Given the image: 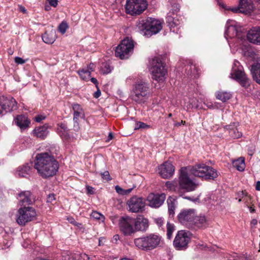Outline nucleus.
Returning <instances> with one entry per match:
<instances>
[{
	"mask_svg": "<svg viewBox=\"0 0 260 260\" xmlns=\"http://www.w3.org/2000/svg\"><path fill=\"white\" fill-rule=\"evenodd\" d=\"M94 64L93 63H90L88 67H87V69H85V70H89V71H92L94 68Z\"/></svg>",
	"mask_w": 260,
	"mask_h": 260,
	"instance_id": "nucleus-57",
	"label": "nucleus"
},
{
	"mask_svg": "<svg viewBox=\"0 0 260 260\" xmlns=\"http://www.w3.org/2000/svg\"><path fill=\"white\" fill-rule=\"evenodd\" d=\"M34 167L42 178H47L56 174L58 164L48 153H41L36 156Z\"/></svg>",
	"mask_w": 260,
	"mask_h": 260,
	"instance_id": "nucleus-1",
	"label": "nucleus"
},
{
	"mask_svg": "<svg viewBox=\"0 0 260 260\" xmlns=\"http://www.w3.org/2000/svg\"><path fill=\"white\" fill-rule=\"evenodd\" d=\"M207 225L206 219L204 216H194L191 229L204 228Z\"/></svg>",
	"mask_w": 260,
	"mask_h": 260,
	"instance_id": "nucleus-26",
	"label": "nucleus"
},
{
	"mask_svg": "<svg viewBox=\"0 0 260 260\" xmlns=\"http://www.w3.org/2000/svg\"><path fill=\"white\" fill-rule=\"evenodd\" d=\"M147 7L146 0H131V15H140Z\"/></svg>",
	"mask_w": 260,
	"mask_h": 260,
	"instance_id": "nucleus-15",
	"label": "nucleus"
},
{
	"mask_svg": "<svg viewBox=\"0 0 260 260\" xmlns=\"http://www.w3.org/2000/svg\"><path fill=\"white\" fill-rule=\"evenodd\" d=\"M230 77L237 81L245 88H248L250 85V79L248 78L241 67L237 68L233 67Z\"/></svg>",
	"mask_w": 260,
	"mask_h": 260,
	"instance_id": "nucleus-10",
	"label": "nucleus"
},
{
	"mask_svg": "<svg viewBox=\"0 0 260 260\" xmlns=\"http://www.w3.org/2000/svg\"><path fill=\"white\" fill-rule=\"evenodd\" d=\"M165 186L167 188L171 190L176 191L178 189L176 182L167 181L166 183Z\"/></svg>",
	"mask_w": 260,
	"mask_h": 260,
	"instance_id": "nucleus-41",
	"label": "nucleus"
},
{
	"mask_svg": "<svg viewBox=\"0 0 260 260\" xmlns=\"http://www.w3.org/2000/svg\"><path fill=\"white\" fill-rule=\"evenodd\" d=\"M149 69L153 80L159 83H162L165 81L167 70L165 64L162 62L160 58L156 57L152 58L149 62Z\"/></svg>",
	"mask_w": 260,
	"mask_h": 260,
	"instance_id": "nucleus-4",
	"label": "nucleus"
},
{
	"mask_svg": "<svg viewBox=\"0 0 260 260\" xmlns=\"http://www.w3.org/2000/svg\"><path fill=\"white\" fill-rule=\"evenodd\" d=\"M135 122V127H134V130H138L140 128L142 129H145V128H150V126L146 124V123L142 122H136L134 121Z\"/></svg>",
	"mask_w": 260,
	"mask_h": 260,
	"instance_id": "nucleus-39",
	"label": "nucleus"
},
{
	"mask_svg": "<svg viewBox=\"0 0 260 260\" xmlns=\"http://www.w3.org/2000/svg\"><path fill=\"white\" fill-rule=\"evenodd\" d=\"M174 167L169 162L166 161L158 168V173L160 176L165 179L170 178L174 174Z\"/></svg>",
	"mask_w": 260,
	"mask_h": 260,
	"instance_id": "nucleus-14",
	"label": "nucleus"
},
{
	"mask_svg": "<svg viewBox=\"0 0 260 260\" xmlns=\"http://www.w3.org/2000/svg\"><path fill=\"white\" fill-rule=\"evenodd\" d=\"M175 230L176 229L174 224L168 222L167 224V236L168 239H172L173 233Z\"/></svg>",
	"mask_w": 260,
	"mask_h": 260,
	"instance_id": "nucleus-36",
	"label": "nucleus"
},
{
	"mask_svg": "<svg viewBox=\"0 0 260 260\" xmlns=\"http://www.w3.org/2000/svg\"><path fill=\"white\" fill-rule=\"evenodd\" d=\"M237 30L236 27L233 25L229 26L225 31V37H229L230 38H233L237 35Z\"/></svg>",
	"mask_w": 260,
	"mask_h": 260,
	"instance_id": "nucleus-33",
	"label": "nucleus"
},
{
	"mask_svg": "<svg viewBox=\"0 0 260 260\" xmlns=\"http://www.w3.org/2000/svg\"><path fill=\"white\" fill-rule=\"evenodd\" d=\"M56 34L54 30L46 31L42 35L43 41L47 44H52L55 40Z\"/></svg>",
	"mask_w": 260,
	"mask_h": 260,
	"instance_id": "nucleus-29",
	"label": "nucleus"
},
{
	"mask_svg": "<svg viewBox=\"0 0 260 260\" xmlns=\"http://www.w3.org/2000/svg\"><path fill=\"white\" fill-rule=\"evenodd\" d=\"M68 28V23L66 21H62L58 26V29L60 32L64 34Z\"/></svg>",
	"mask_w": 260,
	"mask_h": 260,
	"instance_id": "nucleus-40",
	"label": "nucleus"
},
{
	"mask_svg": "<svg viewBox=\"0 0 260 260\" xmlns=\"http://www.w3.org/2000/svg\"><path fill=\"white\" fill-rule=\"evenodd\" d=\"M185 121L181 120V121L180 122H175L174 123V126L178 127V126H180L182 124H185Z\"/></svg>",
	"mask_w": 260,
	"mask_h": 260,
	"instance_id": "nucleus-56",
	"label": "nucleus"
},
{
	"mask_svg": "<svg viewBox=\"0 0 260 260\" xmlns=\"http://www.w3.org/2000/svg\"><path fill=\"white\" fill-rule=\"evenodd\" d=\"M255 189L256 190H260V181H258L256 183Z\"/></svg>",
	"mask_w": 260,
	"mask_h": 260,
	"instance_id": "nucleus-63",
	"label": "nucleus"
},
{
	"mask_svg": "<svg viewBox=\"0 0 260 260\" xmlns=\"http://www.w3.org/2000/svg\"><path fill=\"white\" fill-rule=\"evenodd\" d=\"M48 128V126L47 125H44L42 126L38 127L34 130V134L37 137L43 139L49 133Z\"/></svg>",
	"mask_w": 260,
	"mask_h": 260,
	"instance_id": "nucleus-27",
	"label": "nucleus"
},
{
	"mask_svg": "<svg viewBox=\"0 0 260 260\" xmlns=\"http://www.w3.org/2000/svg\"><path fill=\"white\" fill-rule=\"evenodd\" d=\"M81 257H82L84 259H86L87 260H88L89 259L88 256L85 253L82 254Z\"/></svg>",
	"mask_w": 260,
	"mask_h": 260,
	"instance_id": "nucleus-64",
	"label": "nucleus"
},
{
	"mask_svg": "<svg viewBox=\"0 0 260 260\" xmlns=\"http://www.w3.org/2000/svg\"><path fill=\"white\" fill-rule=\"evenodd\" d=\"M4 100V96H0V115H3L4 113H3V109L2 107V105L3 103V101Z\"/></svg>",
	"mask_w": 260,
	"mask_h": 260,
	"instance_id": "nucleus-53",
	"label": "nucleus"
},
{
	"mask_svg": "<svg viewBox=\"0 0 260 260\" xmlns=\"http://www.w3.org/2000/svg\"><path fill=\"white\" fill-rule=\"evenodd\" d=\"M78 74L80 78L86 81L89 80L90 77V71L89 70H85L83 69L82 70L78 71Z\"/></svg>",
	"mask_w": 260,
	"mask_h": 260,
	"instance_id": "nucleus-35",
	"label": "nucleus"
},
{
	"mask_svg": "<svg viewBox=\"0 0 260 260\" xmlns=\"http://www.w3.org/2000/svg\"><path fill=\"white\" fill-rule=\"evenodd\" d=\"M191 233L186 230H180L177 233L173 241V246L178 250H185L190 242Z\"/></svg>",
	"mask_w": 260,
	"mask_h": 260,
	"instance_id": "nucleus-8",
	"label": "nucleus"
},
{
	"mask_svg": "<svg viewBox=\"0 0 260 260\" xmlns=\"http://www.w3.org/2000/svg\"><path fill=\"white\" fill-rule=\"evenodd\" d=\"M101 94V91L100 89H98L96 92H94L93 96L95 98H98L99 96H100Z\"/></svg>",
	"mask_w": 260,
	"mask_h": 260,
	"instance_id": "nucleus-58",
	"label": "nucleus"
},
{
	"mask_svg": "<svg viewBox=\"0 0 260 260\" xmlns=\"http://www.w3.org/2000/svg\"><path fill=\"white\" fill-rule=\"evenodd\" d=\"M14 60L15 63L18 64H22L26 62V60H24L20 57H16L14 59Z\"/></svg>",
	"mask_w": 260,
	"mask_h": 260,
	"instance_id": "nucleus-46",
	"label": "nucleus"
},
{
	"mask_svg": "<svg viewBox=\"0 0 260 260\" xmlns=\"http://www.w3.org/2000/svg\"><path fill=\"white\" fill-rule=\"evenodd\" d=\"M49 4L54 7H56L58 4V0H48Z\"/></svg>",
	"mask_w": 260,
	"mask_h": 260,
	"instance_id": "nucleus-51",
	"label": "nucleus"
},
{
	"mask_svg": "<svg viewBox=\"0 0 260 260\" xmlns=\"http://www.w3.org/2000/svg\"><path fill=\"white\" fill-rule=\"evenodd\" d=\"M130 0H126V5L125 6V11L127 14H130V8H129V3Z\"/></svg>",
	"mask_w": 260,
	"mask_h": 260,
	"instance_id": "nucleus-52",
	"label": "nucleus"
},
{
	"mask_svg": "<svg viewBox=\"0 0 260 260\" xmlns=\"http://www.w3.org/2000/svg\"><path fill=\"white\" fill-rule=\"evenodd\" d=\"M2 107L3 113L5 114L7 112L16 110L17 108V102L13 98L8 99L4 96V100L3 101Z\"/></svg>",
	"mask_w": 260,
	"mask_h": 260,
	"instance_id": "nucleus-19",
	"label": "nucleus"
},
{
	"mask_svg": "<svg viewBox=\"0 0 260 260\" xmlns=\"http://www.w3.org/2000/svg\"><path fill=\"white\" fill-rule=\"evenodd\" d=\"M30 167L28 165H23L17 168L16 175L20 177L27 178L29 176Z\"/></svg>",
	"mask_w": 260,
	"mask_h": 260,
	"instance_id": "nucleus-28",
	"label": "nucleus"
},
{
	"mask_svg": "<svg viewBox=\"0 0 260 260\" xmlns=\"http://www.w3.org/2000/svg\"><path fill=\"white\" fill-rule=\"evenodd\" d=\"M189 169L191 174L205 180H214L218 176V173L214 168L204 164L189 166Z\"/></svg>",
	"mask_w": 260,
	"mask_h": 260,
	"instance_id": "nucleus-5",
	"label": "nucleus"
},
{
	"mask_svg": "<svg viewBox=\"0 0 260 260\" xmlns=\"http://www.w3.org/2000/svg\"><path fill=\"white\" fill-rule=\"evenodd\" d=\"M165 199V193L154 194L151 193L147 198L149 206L153 208L159 207L164 203Z\"/></svg>",
	"mask_w": 260,
	"mask_h": 260,
	"instance_id": "nucleus-13",
	"label": "nucleus"
},
{
	"mask_svg": "<svg viewBox=\"0 0 260 260\" xmlns=\"http://www.w3.org/2000/svg\"><path fill=\"white\" fill-rule=\"evenodd\" d=\"M251 73L254 81L260 84V63L252 65L251 69Z\"/></svg>",
	"mask_w": 260,
	"mask_h": 260,
	"instance_id": "nucleus-30",
	"label": "nucleus"
},
{
	"mask_svg": "<svg viewBox=\"0 0 260 260\" xmlns=\"http://www.w3.org/2000/svg\"><path fill=\"white\" fill-rule=\"evenodd\" d=\"M196 215L195 210L193 209H183L178 215L179 222L186 227H192V221Z\"/></svg>",
	"mask_w": 260,
	"mask_h": 260,
	"instance_id": "nucleus-11",
	"label": "nucleus"
},
{
	"mask_svg": "<svg viewBox=\"0 0 260 260\" xmlns=\"http://www.w3.org/2000/svg\"><path fill=\"white\" fill-rule=\"evenodd\" d=\"M188 172H189V166L182 168L180 169L179 185L180 189L187 191H191L195 190L197 184L189 177Z\"/></svg>",
	"mask_w": 260,
	"mask_h": 260,
	"instance_id": "nucleus-7",
	"label": "nucleus"
},
{
	"mask_svg": "<svg viewBox=\"0 0 260 260\" xmlns=\"http://www.w3.org/2000/svg\"><path fill=\"white\" fill-rule=\"evenodd\" d=\"M167 23H168L171 31L176 33L178 32V31L180 29V25L181 24V21L177 16L175 17L168 16L167 18Z\"/></svg>",
	"mask_w": 260,
	"mask_h": 260,
	"instance_id": "nucleus-22",
	"label": "nucleus"
},
{
	"mask_svg": "<svg viewBox=\"0 0 260 260\" xmlns=\"http://www.w3.org/2000/svg\"><path fill=\"white\" fill-rule=\"evenodd\" d=\"M105 242V238L104 237H101L99 239V246H101L104 245V242Z\"/></svg>",
	"mask_w": 260,
	"mask_h": 260,
	"instance_id": "nucleus-55",
	"label": "nucleus"
},
{
	"mask_svg": "<svg viewBox=\"0 0 260 260\" xmlns=\"http://www.w3.org/2000/svg\"><path fill=\"white\" fill-rule=\"evenodd\" d=\"M133 100L138 103H144L151 95L150 84L144 80L137 81L133 87Z\"/></svg>",
	"mask_w": 260,
	"mask_h": 260,
	"instance_id": "nucleus-6",
	"label": "nucleus"
},
{
	"mask_svg": "<svg viewBox=\"0 0 260 260\" xmlns=\"http://www.w3.org/2000/svg\"><path fill=\"white\" fill-rule=\"evenodd\" d=\"M90 80H91V81L93 83H94V84L96 85V86L97 87V85H98V80H96V79H95V78H91L90 79Z\"/></svg>",
	"mask_w": 260,
	"mask_h": 260,
	"instance_id": "nucleus-61",
	"label": "nucleus"
},
{
	"mask_svg": "<svg viewBox=\"0 0 260 260\" xmlns=\"http://www.w3.org/2000/svg\"><path fill=\"white\" fill-rule=\"evenodd\" d=\"M91 216L92 218L98 220H103L104 218L102 214L96 211L92 212L91 214Z\"/></svg>",
	"mask_w": 260,
	"mask_h": 260,
	"instance_id": "nucleus-42",
	"label": "nucleus"
},
{
	"mask_svg": "<svg viewBox=\"0 0 260 260\" xmlns=\"http://www.w3.org/2000/svg\"><path fill=\"white\" fill-rule=\"evenodd\" d=\"M148 226V221L147 219L140 215L136 219L134 226L131 225V233L135 231H145Z\"/></svg>",
	"mask_w": 260,
	"mask_h": 260,
	"instance_id": "nucleus-18",
	"label": "nucleus"
},
{
	"mask_svg": "<svg viewBox=\"0 0 260 260\" xmlns=\"http://www.w3.org/2000/svg\"><path fill=\"white\" fill-rule=\"evenodd\" d=\"M240 13L244 14L250 13L253 10V5L251 0H240Z\"/></svg>",
	"mask_w": 260,
	"mask_h": 260,
	"instance_id": "nucleus-23",
	"label": "nucleus"
},
{
	"mask_svg": "<svg viewBox=\"0 0 260 260\" xmlns=\"http://www.w3.org/2000/svg\"><path fill=\"white\" fill-rule=\"evenodd\" d=\"M113 67L111 66L109 62H105L101 66V72L103 74H108L111 72Z\"/></svg>",
	"mask_w": 260,
	"mask_h": 260,
	"instance_id": "nucleus-34",
	"label": "nucleus"
},
{
	"mask_svg": "<svg viewBox=\"0 0 260 260\" xmlns=\"http://www.w3.org/2000/svg\"><path fill=\"white\" fill-rule=\"evenodd\" d=\"M83 115V113L82 112H77L74 113V118L73 120L75 123L78 124L79 118L82 117Z\"/></svg>",
	"mask_w": 260,
	"mask_h": 260,
	"instance_id": "nucleus-43",
	"label": "nucleus"
},
{
	"mask_svg": "<svg viewBox=\"0 0 260 260\" xmlns=\"http://www.w3.org/2000/svg\"><path fill=\"white\" fill-rule=\"evenodd\" d=\"M18 199L19 205L23 207L31 205L35 201L34 195L29 191H24L19 193Z\"/></svg>",
	"mask_w": 260,
	"mask_h": 260,
	"instance_id": "nucleus-16",
	"label": "nucleus"
},
{
	"mask_svg": "<svg viewBox=\"0 0 260 260\" xmlns=\"http://www.w3.org/2000/svg\"><path fill=\"white\" fill-rule=\"evenodd\" d=\"M55 199V198L54 194H49L47 197V202L48 203H52V202L54 201Z\"/></svg>",
	"mask_w": 260,
	"mask_h": 260,
	"instance_id": "nucleus-48",
	"label": "nucleus"
},
{
	"mask_svg": "<svg viewBox=\"0 0 260 260\" xmlns=\"http://www.w3.org/2000/svg\"><path fill=\"white\" fill-rule=\"evenodd\" d=\"M230 10L232 11H233V12H234V13L240 12V7H239V6L238 7H237V8H231V9H230Z\"/></svg>",
	"mask_w": 260,
	"mask_h": 260,
	"instance_id": "nucleus-60",
	"label": "nucleus"
},
{
	"mask_svg": "<svg viewBox=\"0 0 260 260\" xmlns=\"http://www.w3.org/2000/svg\"><path fill=\"white\" fill-rule=\"evenodd\" d=\"M184 198L186 199L189 200H190V201H193V202H196V201L199 200V198H196L193 199V198H191L190 197H184Z\"/></svg>",
	"mask_w": 260,
	"mask_h": 260,
	"instance_id": "nucleus-59",
	"label": "nucleus"
},
{
	"mask_svg": "<svg viewBox=\"0 0 260 260\" xmlns=\"http://www.w3.org/2000/svg\"><path fill=\"white\" fill-rule=\"evenodd\" d=\"M130 52V40L128 37L122 40L115 49V55L121 59H127Z\"/></svg>",
	"mask_w": 260,
	"mask_h": 260,
	"instance_id": "nucleus-12",
	"label": "nucleus"
},
{
	"mask_svg": "<svg viewBox=\"0 0 260 260\" xmlns=\"http://www.w3.org/2000/svg\"><path fill=\"white\" fill-rule=\"evenodd\" d=\"M119 227L121 232L125 236L130 235V218L128 216H122L119 220Z\"/></svg>",
	"mask_w": 260,
	"mask_h": 260,
	"instance_id": "nucleus-21",
	"label": "nucleus"
},
{
	"mask_svg": "<svg viewBox=\"0 0 260 260\" xmlns=\"http://www.w3.org/2000/svg\"><path fill=\"white\" fill-rule=\"evenodd\" d=\"M87 192L89 194H93V188L91 186H87L86 187Z\"/></svg>",
	"mask_w": 260,
	"mask_h": 260,
	"instance_id": "nucleus-54",
	"label": "nucleus"
},
{
	"mask_svg": "<svg viewBox=\"0 0 260 260\" xmlns=\"http://www.w3.org/2000/svg\"><path fill=\"white\" fill-rule=\"evenodd\" d=\"M162 24L160 20L152 17L140 18L137 22L136 29L149 38L162 29Z\"/></svg>",
	"mask_w": 260,
	"mask_h": 260,
	"instance_id": "nucleus-2",
	"label": "nucleus"
},
{
	"mask_svg": "<svg viewBox=\"0 0 260 260\" xmlns=\"http://www.w3.org/2000/svg\"><path fill=\"white\" fill-rule=\"evenodd\" d=\"M162 243V237L156 233L149 234L134 240L135 246L145 251L153 250L160 246Z\"/></svg>",
	"mask_w": 260,
	"mask_h": 260,
	"instance_id": "nucleus-3",
	"label": "nucleus"
},
{
	"mask_svg": "<svg viewBox=\"0 0 260 260\" xmlns=\"http://www.w3.org/2000/svg\"><path fill=\"white\" fill-rule=\"evenodd\" d=\"M73 110L74 112H82V109L81 107V106L78 104H74L72 105Z\"/></svg>",
	"mask_w": 260,
	"mask_h": 260,
	"instance_id": "nucleus-44",
	"label": "nucleus"
},
{
	"mask_svg": "<svg viewBox=\"0 0 260 260\" xmlns=\"http://www.w3.org/2000/svg\"><path fill=\"white\" fill-rule=\"evenodd\" d=\"M145 205L144 198L137 196L131 198V212H142L144 210Z\"/></svg>",
	"mask_w": 260,
	"mask_h": 260,
	"instance_id": "nucleus-17",
	"label": "nucleus"
},
{
	"mask_svg": "<svg viewBox=\"0 0 260 260\" xmlns=\"http://www.w3.org/2000/svg\"><path fill=\"white\" fill-rule=\"evenodd\" d=\"M36 216V212L33 208L28 206L21 207L18 210L16 221L20 225H25L33 220Z\"/></svg>",
	"mask_w": 260,
	"mask_h": 260,
	"instance_id": "nucleus-9",
	"label": "nucleus"
},
{
	"mask_svg": "<svg viewBox=\"0 0 260 260\" xmlns=\"http://www.w3.org/2000/svg\"><path fill=\"white\" fill-rule=\"evenodd\" d=\"M14 122L21 130L28 128L30 124L27 117L23 115H18L14 119Z\"/></svg>",
	"mask_w": 260,
	"mask_h": 260,
	"instance_id": "nucleus-24",
	"label": "nucleus"
},
{
	"mask_svg": "<svg viewBox=\"0 0 260 260\" xmlns=\"http://www.w3.org/2000/svg\"><path fill=\"white\" fill-rule=\"evenodd\" d=\"M237 123H233L230 125H226L224 128L229 131L230 136L233 139H238L242 136V133L237 128Z\"/></svg>",
	"mask_w": 260,
	"mask_h": 260,
	"instance_id": "nucleus-25",
	"label": "nucleus"
},
{
	"mask_svg": "<svg viewBox=\"0 0 260 260\" xmlns=\"http://www.w3.org/2000/svg\"><path fill=\"white\" fill-rule=\"evenodd\" d=\"M233 164L234 167L239 171H244L245 167L244 159L243 157H240L234 161Z\"/></svg>",
	"mask_w": 260,
	"mask_h": 260,
	"instance_id": "nucleus-32",
	"label": "nucleus"
},
{
	"mask_svg": "<svg viewBox=\"0 0 260 260\" xmlns=\"http://www.w3.org/2000/svg\"><path fill=\"white\" fill-rule=\"evenodd\" d=\"M46 116L42 115H38L35 116V120L38 122H40L42 120L45 119Z\"/></svg>",
	"mask_w": 260,
	"mask_h": 260,
	"instance_id": "nucleus-49",
	"label": "nucleus"
},
{
	"mask_svg": "<svg viewBox=\"0 0 260 260\" xmlns=\"http://www.w3.org/2000/svg\"><path fill=\"white\" fill-rule=\"evenodd\" d=\"M247 38L250 42L260 44V27H254L249 30Z\"/></svg>",
	"mask_w": 260,
	"mask_h": 260,
	"instance_id": "nucleus-20",
	"label": "nucleus"
},
{
	"mask_svg": "<svg viewBox=\"0 0 260 260\" xmlns=\"http://www.w3.org/2000/svg\"><path fill=\"white\" fill-rule=\"evenodd\" d=\"M67 219L68 220V221L70 223L73 224V225H76L78 226H79V225H81L80 223L77 222L76 221V220H75V219L74 218H73L72 217H68Z\"/></svg>",
	"mask_w": 260,
	"mask_h": 260,
	"instance_id": "nucleus-47",
	"label": "nucleus"
},
{
	"mask_svg": "<svg viewBox=\"0 0 260 260\" xmlns=\"http://www.w3.org/2000/svg\"><path fill=\"white\" fill-rule=\"evenodd\" d=\"M113 138V134L111 132L109 133V135L108 136V139L106 141H109L110 140H112Z\"/></svg>",
	"mask_w": 260,
	"mask_h": 260,
	"instance_id": "nucleus-62",
	"label": "nucleus"
},
{
	"mask_svg": "<svg viewBox=\"0 0 260 260\" xmlns=\"http://www.w3.org/2000/svg\"><path fill=\"white\" fill-rule=\"evenodd\" d=\"M167 203L168 205V211L170 215L173 216L175 213V206L172 198L170 197L167 200Z\"/></svg>",
	"mask_w": 260,
	"mask_h": 260,
	"instance_id": "nucleus-37",
	"label": "nucleus"
},
{
	"mask_svg": "<svg viewBox=\"0 0 260 260\" xmlns=\"http://www.w3.org/2000/svg\"><path fill=\"white\" fill-rule=\"evenodd\" d=\"M101 176L103 179H105L107 180H110V174L108 171H105L103 173H102Z\"/></svg>",
	"mask_w": 260,
	"mask_h": 260,
	"instance_id": "nucleus-50",
	"label": "nucleus"
},
{
	"mask_svg": "<svg viewBox=\"0 0 260 260\" xmlns=\"http://www.w3.org/2000/svg\"><path fill=\"white\" fill-rule=\"evenodd\" d=\"M116 192L120 195H127L130 193V188L127 189H123L118 185H116L115 187Z\"/></svg>",
	"mask_w": 260,
	"mask_h": 260,
	"instance_id": "nucleus-38",
	"label": "nucleus"
},
{
	"mask_svg": "<svg viewBox=\"0 0 260 260\" xmlns=\"http://www.w3.org/2000/svg\"><path fill=\"white\" fill-rule=\"evenodd\" d=\"M216 98L222 102H225L231 98V94L226 91H220L216 93Z\"/></svg>",
	"mask_w": 260,
	"mask_h": 260,
	"instance_id": "nucleus-31",
	"label": "nucleus"
},
{
	"mask_svg": "<svg viewBox=\"0 0 260 260\" xmlns=\"http://www.w3.org/2000/svg\"><path fill=\"white\" fill-rule=\"evenodd\" d=\"M154 221L159 227L164 224V219L161 217L154 218Z\"/></svg>",
	"mask_w": 260,
	"mask_h": 260,
	"instance_id": "nucleus-45",
	"label": "nucleus"
}]
</instances>
